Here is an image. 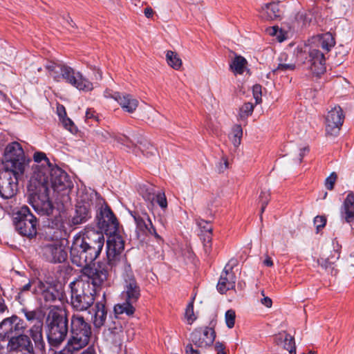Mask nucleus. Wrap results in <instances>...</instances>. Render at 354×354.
Segmentation results:
<instances>
[{
  "mask_svg": "<svg viewBox=\"0 0 354 354\" xmlns=\"http://www.w3.org/2000/svg\"><path fill=\"white\" fill-rule=\"evenodd\" d=\"M102 232L86 228L75 234L70 248L72 263L78 267L86 268L100 254L104 245Z\"/></svg>",
  "mask_w": 354,
  "mask_h": 354,
  "instance_id": "f257e3e1",
  "label": "nucleus"
},
{
  "mask_svg": "<svg viewBox=\"0 0 354 354\" xmlns=\"http://www.w3.org/2000/svg\"><path fill=\"white\" fill-rule=\"evenodd\" d=\"M26 326L17 315L5 318L0 322V340L8 339L7 350L10 353L21 354H35L32 338L25 334L12 336L14 332H24Z\"/></svg>",
  "mask_w": 354,
  "mask_h": 354,
  "instance_id": "f03ea898",
  "label": "nucleus"
},
{
  "mask_svg": "<svg viewBox=\"0 0 354 354\" xmlns=\"http://www.w3.org/2000/svg\"><path fill=\"white\" fill-rule=\"evenodd\" d=\"M121 302L114 306L115 314L131 316L136 311V304L141 295L140 287L130 266H125L122 274Z\"/></svg>",
  "mask_w": 354,
  "mask_h": 354,
  "instance_id": "7ed1b4c3",
  "label": "nucleus"
},
{
  "mask_svg": "<svg viewBox=\"0 0 354 354\" xmlns=\"http://www.w3.org/2000/svg\"><path fill=\"white\" fill-rule=\"evenodd\" d=\"M69 333L70 337L64 350L73 353L88 344L92 335L91 326L82 315L75 313L70 319Z\"/></svg>",
  "mask_w": 354,
  "mask_h": 354,
  "instance_id": "20e7f679",
  "label": "nucleus"
},
{
  "mask_svg": "<svg viewBox=\"0 0 354 354\" xmlns=\"http://www.w3.org/2000/svg\"><path fill=\"white\" fill-rule=\"evenodd\" d=\"M46 68L49 75L57 82L64 81L83 91L93 89V84L89 80L68 66L50 62L46 65Z\"/></svg>",
  "mask_w": 354,
  "mask_h": 354,
  "instance_id": "39448f33",
  "label": "nucleus"
},
{
  "mask_svg": "<svg viewBox=\"0 0 354 354\" xmlns=\"http://www.w3.org/2000/svg\"><path fill=\"white\" fill-rule=\"evenodd\" d=\"M315 47L309 51L308 68L312 73L319 75L326 71L325 53H328L335 45V39L330 32L317 35L315 38Z\"/></svg>",
  "mask_w": 354,
  "mask_h": 354,
  "instance_id": "423d86ee",
  "label": "nucleus"
},
{
  "mask_svg": "<svg viewBox=\"0 0 354 354\" xmlns=\"http://www.w3.org/2000/svg\"><path fill=\"white\" fill-rule=\"evenodd\" d=\"M66 312L58 308H51L46 318V335L48 343L53 346L60 345L66 339L68 331Z\"/></svg>",
  "mask_w": 354,
  "mask_h": 354,
  "instance_id": "0eeeda50",
  "label": "nucleus"
},
{
  "mask_svg": "<svg viewBox=\"0 0 354 354\" xmlns=\"http://www.w3.org/2000/svg\"><path fill=\"white\" fill-rule=\"evenodd\" d=\"M71 306L77 311L88 310L94 303L95 290L88 281L80 280L71 283Z\"/></svg>",
  "mask_w": 354,
  "mask_h": 354,
  "instance_id": "6e6552de",
  "label": "nucleus"
},
{
  "mask_svg": "<svg viewBox=\"0 0 354 354\" xmlns=\"http://www.w3.org/2000/svg\"><path fill=\"white\" fill-rule=\"evenodd\" d=\"M30 187L32 191L30 194L28 201L37 214L40 215L49 216L53 211V205L49 198V191L46 183H39V181L33 183L30 181Z\"/></svg>",
  "mask_w": 354,
  "mask_h": 354,
  "instance_id": "1a4fd4ad",
  "label": "nucleus"
},
{
  "mask_svg": "<svg viewBox=\"0 0 354 354\" xmlns=\"http://www.w3.org/2000/svg\"><path fill=\"white\" fill-rule=\"evenodd\" d=\"M21 311L29 324H32L28 330V333L36 348L42 353L44 352L46 344L43 337V315L39 310H30L27 308H23Z\"/></svg>",
  "mask_w": 354,
  "mask_h": 354,
  "instance_id": "9d476101",
  "label": "nucleus"
},
{
  "mask_svg": "<svg viewBox=\"0 0 354 354\" xmlns=\"http://www.w3.org/2000/svg\"><path fill=\"white\" fill-rule=\"evenodd\" d=\"M13 222L16 230L24 236L33 237L37 234V221L27 206H22L15 214Z\"/></svg>",
  "mask_w": 354,
  "mask_h": 354,
  "instance_id": "9b49d317",
  "label": "nucleus"
},
{
  "mask_svg": "<svg viewBox=\"0 0 354 354\" xmlns=\"http://www.w3.org/2000/svg\"><path fill=\"white\" fill-rule=\"evenodd\" d=\"M213 322L210 326L196 328L190 335L191 344L186 346L187 354H200V352L193 348V344L198 348H206L210 346L216 337Z\"/></svg>",
  "mask_w": 354,
  "mask_h": 354,
  "instance_id": "f8f14e48",
  "label": "nucleus"
},
{
  "mask_svg": "<svg viewBox=\"0 0 354 354\" xmlns=\"http://www.w3.org/2000/svg\"><path fill=\"white\" fill-rule=\"evenodd\" d=\"M106 241V256L108 263L112 267L129 266L122 255L124 241L119 232L109 234Z\"/></svg>",
  "mask_w": 354,
  "mask_h": 354,
  "instance_id": "ddd939ff",
  "label": "nucleus"
},
{
  "mask_svg": "<svg viewBox=\"0 0 354 354\" xmlns=\"http://www.w3.org/2000/svg\"><path fill=\"white\" fill-rule=\"evenodd\" d=\"M4 168L24 174L26 166L24 150L17 142L8 144L4 151Z\"/></svg>",
  "mask_w": 354,
  "mask_h": 354,
  "instance_id": "4468645a",
  "label": "nucleus"
},
{
  "mask_svg": "<svg viewBox=\"0 0 354 354\" xmlns=\"http://www.w3.org/2000/svg\"><path fill=\"white\" fill-rule=\"evenodd\" d=\"M46 185L48 190L53 189L55 192L68 195L73 187V182L68 175L59 167L55 166L47 173Z\"/></svg>",
  "mask_w": 354,
  "mask_h": 354,
  "instance_id": "2eb2a0df",
  "label": "nucleus"
},
{
  "mask_svg": "<svg viewBox=\"0 0 354 354\" xmlns=\"http://www.w3.org/2000/svg\"><path fill=\"white\" fill-rule=\"evenodd\" d=\"M24 174H17L14 169H6L0 173V196L10 199L17 192L18 180Z\"/></svg>",
  "mask_w": 354,
  "mask_h": 354,
  "instance_id": "dca6fc26",
  "label": "nucleus"
},
{
  "mask_svg": "<svg viewBox=\"0 0 354 354\" xmlns=\"http://www.w3.org/2000/svg\"><path fill=\"white\" fill-rule=\"evenodd\" d=\"M78 201L76 205L75 214L73 217L72 222L74 225L85 223L91 218V209L93 205V201L97 198V194L91 192L79 194Z\"/></svg>",
  "mask_w": 354,
  "mask_h": 354,
  "instance_id": "f3484780",
  "label": "nucleus"
},
{
  "mask_svg": "<svg viewBox=\"0 0 354 354\" xmlns=\"http://www.w3.org/2000/svg\"><path fill=\"white\" fill-rule=\"evenodd\" d=\"M41 253L46 261L54 263L64 262L68 256L65 246L59 240L43 245Z\"/></svg>",
  "mask_w": 354,
  "mask_h": 354,
  "instance_id": "a211bd4d",
  "label": "nucleus"
},
{
  "mask_svg": "<svg viewBox=\"0 0 354 354\" xmlns=\"http://www.w3.org/2000/svg\"><path fill=\"white\" fill-rule=\"evenodd\" d=\"M33 158L37 165L34 167V174L30 181L33 183L39 181V183L44 185L46 183L47 173L50 171L55 166L50 162L49 159L43 152L35 153Z\"/></svg>",
  "mask_w": 354,
  "mask_h": 354,
  "instance_id": "6ab92c4d",
  "label": "nucleus"
},
{
  "mask_svg": "<svg viewBox=\"0 0 354 354\" xmlns=\"http://www.w3.org/2000/svg\"><path fill=\"white\" fill-rule=\"evenodd\" d=\"M97 225L107 234L119 230L118 221L107 205L102 206L100 208L99 215H97Z\"/></svg>",
  "mask_w": 354,
  "mask_h": 354,
  "instance_id": "aec40b11",
  "label": "nucleus"
},
{
  "mask_svg": "<svg viewBox=\"0 0 354 354\" xmlns=\"http://www.w3.org/2000/svg\"><path fill=\"white\" fill-rule=\"evenodd\" d=\"M344 119L342 109L337 106L331 109L326 115V131L330 136H336L341 129Z\"/></svg>",
  "mask_w": 354,
  "mask_h": 354,
  "instance_id": "412c9836",
  "label": "nucleus"
},
{
  "mask_svg": "<svg viewBox=\"0 0 354 354\" xmlns=\"http://www.w3.org/2000/svg\"><path fill=\"white\" fill-rule=\"evenodd\" d=\"M132 215L136 225V232L138 239H141L144 236L149 234L153 235L157 240H162L149 218L147 221H145L141 216L136 214Z\"/></svg>",
  "mask_w": 354,
  "mask_h": 354,
  "instance_id": "4be33fe9",
  "label": "nucleus"
},
{
  "mask_svg": "<svg viewBox=\"0 0 354 354\" xmlns=\"http://www.w3.org/2000/svg\"><path fill=\"white\" fill-rule=\"evenodd\" d=\"M228 267V265L225 267L217 283V290L221 294L225 293L227 290H232L235 287V274L232 272V268Z\"/></svg>",
  "mask_w": 354,
  "mask_h": 354,
  "instance_id": "5701e85b",
  "label": "nucleus"
},
{
  "mask_svg": "<svg viewBox=\"0 0 354 354\" xmlns=\"http://www.w3.org/2000/svg\"><path fill=\"white\" fill-rule=\"evenodd\" d=\"M112 97L124 111L129 113H133L139 104L138 100L129 93L114 92Z\"/></svg>",
  "mask_w": 354,
  "mask_h": 354,
  "instance_id": "b1692460",
  "label": "nucleus"
},
{
  "mask_svg": "<svg viewBox=\"0 0 354 354\" xmlns=\"http://www.w3.org/2000/svg\"><path fill=\"white\" fill-rule=\"evenodd\" d=\"M340 257V246L338 243H333V250L331 254L326 257H321L318 259V264L326 270L331 272L333 274L334 270V265Z\"/></svg>",
  "mask_w": 354,
  "mask_h": 354,
  "instance_id": "393cba45",
  "label": "nucleus"
},
{
  "mask_svg": "<svg viewBox=\"0 0 354 354\" xmlns=\"http://www.w3.org/2000/svg\"><path fill=\"white\" fill-rule=\"evenodd\" d=\"M283 10L279 3L272 2L266 4L261 8V17L268 20H274L280 18Z\"/></svg>",
  "mask_w": 354,
  "mask_h": 354,
  "instance_id": "a878e982",
  "label": "nucleus"
},
{
  "mask_svg": "<svg viewBox=\"0 0 354 354\" xmlns=\"http://www.w3.org/2000/svg\"><path fill=\"white\" fill-rule=\"evenodd\" d=\"M278 62L277 67L272 71L274 73H286L289 71H293L296 68L295 62L290 59L288 55L285 53L280 54Z\"/></svg>",
  "mask_w": 354,
  "mask_h": 354,
  "instance_id": "bb28decb",
  "label": "nucleus"
},
{
  "mask_svg": "<svg viewBox=\"0 0 354 354\" xmlns=\"http://www.w3.org/2000/svg\"><path fill=\"white\" fill-rule=\"evenodd\" d=\"M342 216L346 223H351L354 220V194L352 192L348 194L344 201Z\"/></svg>",
  "mask_w": 354,
  "mask_h": 354,
  "instance_id": "cd10ccee",
  "label": "nucleus"
},
{
  "mask_svg": "<svg viewBox=\"0 0 354 354\" xmlns=\"http://www.w3.org/2000/svg\"><path fill=\"white\" fill-rule=\"evenodd\" d=\"M94 315L92 317L95 328H100L105 324L107 310L104 304L97 302L93 308Z\"/></svg>",
  "mask_w": 354,
  "mask_h": 354,
  "instance_id": "c85d7f7f",
  "label": "nucleus"
},
{
  "mask_svg": "<svg viewBox=\"0 0 354 354\" xmlns=\"http://www.w3.org/2000/svg\"><path fill=\"white\" fill-rule=\"evenodd\" d=\"M276 342L278 345H282L290 354H296V346L295 339L290 334L283 332L276 337Z\"/></svg>",
  "mask_w": 354,
  "mask_h": 354,
  "instance_id": "c756f323",
  "label": "nucleus"
},
{
  "mask_svg": "<svg viewBox=\"0 0 354 354\" xmlns=\"http://www.w3.org/2000/svg\"><path fill=\"white\" fill-rule=\"evenodd\" d=\"M91 279L92 283H91V286H93L95 288V286H101L104 282H105L107 280L108 278V272L106 269L99 268H95L94 270H90Z\"/></svg>",
  "mask_w": 354,
  "mask_h": 354,
  "instance_id": "7c9ffc66",
  "label": "nucleus"
},
{
  "mask_svg": "<svg viewBox=\"0 0 354 354\" xmlns=\"http://www.w3.org/2000/svg\"><path fill=\"white\" fill-rule=\"evenodd\" d=\"M248 62L241 55H236L230 63V69L234 75H242L247 68Z\"/></svg>",
  "mask_w": 354,
  "mask_h": 354,
  "instance_id": "2f4dec72",
  "label": "nucleus"
},
{
  "mask_svg": "<svg viewBox=\"0 0 354 354\" xmlns=\"http://www.w3.org/2000/svg\"><path fill=\"white\" fill-rule=\"evenodd\" d=\"M138 151H140L147 158L155 156L157 154L156 148L147 142H140L138 146H136L134 151L136 155H138Z\"/></svg>",
  "mask_w": 354,
  "mask_h": 354,
  "instance_id": "473e14b6",
  "label": "nucleus"
},
{
  "mask_svg": "<svg viewBox=\"0 0 354 354\" xmlns=\"http://www.w3.org/2000/svg\"><path fill=\"white\" fill-rule=\"evenodd\" d=\"M166 61L168 65L175 70H179L182 66V60L178 55L171 50L167 51Z\"/></svg>",
  "mask_w": 354,
  "mask_h": 354,
  "instance_id": "72a5a7b5",
  "label": "nucleus"
},
{
  "mask_svg": "<svg viewBox=\"0 0 354 354\" xmlns=\"http://www.w3.org/2000/svg\"><path fill=\"white\" fill-rule=\"evenodd\" d=\"M243 136V129L240 124H236L232 128V136L230 140L235 147H238L241 142Z\"/></svg>",
  "mask_w": 354,
  "mask_h": 354,
  "instance_id": "f704fd0d",
  "label": "nucleus"
},
{
  "mask_svg": "<svg viewBox=\"0 0 354 354\" xmlns=\"http://www.w3.org/2000/svg\"><path fill=\"white\" fill-rule=\"evenodd\" d=\"M254 105L251 102H246L239 109V116L241 119H246L253 113Z\"/></svg>",
  "mask_w": 354,
  "mask_h": 354,
  "instance_id": "c9c22d12",
  "label": "nucleus"
},
{
  "mask_svg": "<svg viewBox=\"0 0 354 354\" xmlns=\"http://www.w3.org/2000/svg\"><path fill=\"white\" fill-rule=\"evenodd\" d=\"M34 283V289L33 292L35 294H41L42 295L49 288H51L52 285L48 282H44L41 280L33 281Z\"/></svg>",
  "mask_w": 354,
  "mask_h": 354,
  "instance_id": "e433bc0d",
  "label": "nucleus"
},
{
  "mask_svg": "<svg viewBox=\"0 0 354 354\" xmlns=\"http://www.w3.org/2000/svg\"><path fill=\"white\" fill-rule=\"evenodd\" d=\"M153 200L160 206V207L165 210L167 207V201L164 192H158L155 196H153Z\"/></svg>",
  "mask_w": 354,
  "mask_h": 354,
  "instance_id": "4c0bfd02",
  "label": "nucleus"
},
{
  "mask_svg": "<svg viewBox=\"0 0 354 354\" xmlns=\"http://www.w3.org/2000/svg\"><path fill=\"white\" fill-rule=\"evenodd\" d=\"M236 314L235 311L230 309L226 311L225 315V320L227 326L229 328H232L235 324Z\"/></svg>",
  "mask_w": 354,
  "mask_h": 354,
  "instance_id": "58836bf2",
  "label": "nucleus"
},
{
  "mask_svg": "<svg viewBox=\"0 0 354 354\" xmlns=\"http://www.w3.org/2000/svg\"><path fill=\"white\" fill-rule=\"evenodd\" d=\"M196 223L198 225V227L202 230V231L206 233L205 235L212 236L213 228L209 222L203 219H198L196 221Z\"/></svg>",
  "mask_w": 354,
  "mask_h": 354,
  "instance_id": "ea45409f",
  "label": "nucleus"
},
{
  "mask_svg": "<svg viewBox=\"0 0 354 354\" xmlns=\"http://www.w3.org/2000/svg\"><path fill=\"white\" fill-rule=\"evenodd\" d=\"M259 200H260V203H261V213L262 214L264 212V210L270 201L269 191H261L260 196H259Z\"/></svg>",
  "mask_w": 354,
  "mask_h": 354,
  "instance_id": "a19ab883",
  "label": "nucleus"
},
{
  "mask_svg": "<svg viewBox=\"0 0 354 354\" xmlns=\"http://www.w3.org/2000/svg\"><path fill=\"white\" fill-rule=\"evenodd\" d=\"M261 88L262 87L259 84H255L252 87V93L256 104L261 102Z\"/></svg>",
  "mask_w": 354,
  "mask_h": 354,
  "instance_id": "79ce46f5",
  "label": "nucleus"
},
{
  "mask_svg": "<svg viewBox=\"0 0 354 354\" xmlns=\"http://www.w3.org/2000/svg\"><path fill=\"white\" fill-rule=\"evenodd\" d=\"M326 223V218L323 216H317L314 218V225L316 227L317 231L319 232L322 229Z\"/></svg>",
  "mask_w": 354,
  "mask_h": 354,
  "instance_id": "37998d69",
  "label": "nucleus"
},
{
  "mask_svg": "<svg viewBox=\"0 0 354 354\" xmlns=\"http://www.w3.org/2000/svg\"><path fill=\"white\" fill-rule=\"evenodd\" d=\"M336 180L337 174L335 172H333L325 180L326 187L329 190H332L334 187Z\"/></svg>",
  "mask_w": 354,
  "mask_h": 354,
  "instance_id": "c03bdc74",
  "label": "nucleus"
},
{
  "mask_svg": "<svg viewBox=\"0 0 354 354\" xmlns=\"http://www.w3.org/2000/svg\"><path fill=\"white\" fill-rule=\"evenodd\" d=\"M95 135L99 140L104 142L111 138V133L104 129H99L95 131Z\"/></svg>",
  "mask_w": 354,
  "mask_h": 354,
  "instance_id": "a18cd8bd",
  "label": "nucleus"
},
{
  "mask_svg": "<svg viewBox=\"0 0 354 354\" xmlns=\"http://www.w3.org/2000/svg\"><path fill=\"white\" fill-rule=\"evenodd\" d=\"M185 317L187 319V320L189 322V324L193 322L196 317H194V306L192 304H189L185 310Z\"/></svg>",
  "mask_w": 354,
  "mask_h": 354,
  "instance_id": "49530a36",
  "label": "nucleus"
},
{
  "mask_svg": "<svg viewBox=\"0 0 354 354\" xmlns=\"http://www.w3.org/2000/svg\"><path fill=\"white\" fill-rule=\"evenodd\" d=\"M212 236L205 235L203 238V247L205 253L208 254L210 252L212 249Z\"/></svg>",
  "mask_w": 354,
  "mask_h": 354,
  "instance_id": "de8ad7c7",
  "label": "nucleus"
},
{
  "mask_svg": "<svg viewBox=\"0 0 354 354\" xmlns=\"http://www.w3.org/2000/svg\"><path fill=\"white\" fill-rule=\"evenodd\" d=\"M54 288L53 286L51 288H49L45 292L42 294L43 297L46 301H53L56 299V295L53 293Z\"/></svg>",
  "mask_w": 354,
  "mask_h": 354,
  "instance_id": "09e8293b",
  "label": "nucleus"
},
{
  "mask_svg": "<svg viewBox=\"0 0 354 354\" xmlns=\"http://www.w3.org/2000/svg\"><path fill=\"white\" fill-rule=\"evenodd\" d=\"M62 123H63L64 127L66 129H68V131H70L71 132L73 133L74 131H76L74 124L70 118H63Z\"/></svg>",
  "mask_w": 354,
  "mask_h": 354,
  "instance_id": "8fccbe9b",
  "label": "nucleus"
},
{
  "mask_svg": "<svg viewBox=\"0 0 354 354\" xmlns=\"http://www.w3.org/2000/svg\"><path fill=\"white\" fill-rule=\"evenodd\" d=\"M227 166H228V161H227V158H222L221 161L217 165L218 171L220 173L223 172L227 168Z\"/></svg>",
  "mask_w": 354,
  "mask_h": 354,
  "instance_id": "3c124183",
  "label": "nucleus"
},
{
  "mask_svg": "<svg viewBox=\"0 0 354 354\" xmlns=\"http://www.w3.org/2000/svg\"><path fill=\"white\" fill-rule=\"evenodd\" d=\"M261 295L263 297L261 299V303L266 307L270 308L272 305V299L270 297H266L264 295L263 290L261 291Z\"/></svg>",
  "mask_w": 354,
  "mask_h": 354,
  "instance_id": "603ef678",
  "label": "nucleus"
},
{
  "mask_svg": "<svg viewBox=\"0 0 354 354\" xmlns=\"http://www.w3.org/2000/svg\"><path fill=\"white\" fill-rule=\"evenodd\" d=\"M279 34H281V30L277 28V27H272L270 30H269V34L270 35H272V36H277V38H278V40L281 42L283 41V38H280V36L278 35Z\"/></svg>",
  "mask_w": 354,
  "mask_h": 354,
  "instance_id": "864d4df0",
  "label": "nucleus"
},
{
  "mask_svg": "<svg viewBox=\"0 0 354 354\" xmlns=\"http://www.w3.org/2000/svg\"><path fill=\"white\" fill-rule=\"evenodd\" d=\"M214 347L215 350L217 351V354H226L224 351L225 346L223 344L218 342H216Z\"/></svg>",
  "mask_w": 354,
  "mask_h": 354,
  "instance_id": "5fc2aeb1",
  "label": "nucleus"
},
{
  "mask_svg": "<svg viewBox=\"0 0 354 354\" xmlns=\"http://www.w3.org/2000/svg\"><path fill=\"white\" fill-rule=\"evenodd\" d=\"M306 151H308V149L306 147L301 148L299 149L298 158L295 160L297 163H300L301 162L302 158L305 156Z\"/></svg>",
  "mask_w": 354,
  "mask_h": 354,
  "instance_id": "6e6d98bb",
  "label": "nucleus"
},
{
  "mask_svg": "<svg viewBox=\"0 0 354 354\" xmlns=\"http://www.w3.org/2000/svg\"><path fill=\"white\" fill-rule=\"evenodd\" d=\"M86 120L89 119H96V116L95 115V111L92 109H88L86 112Z\"/></svg>",
  "mask_w": 354,
  "mask_h": 354,
  "instance_id": "4d7b16f0",
  "label": "nucleus"
},
{
  "mask_svg": "<svg viewBox=\"0 0 354 354\" xmlns=\"http://www.w3.org/2000/svg\"><path fill=\"white\" fill-rule=\"evenodd\" d=\"M57 113L60 118H64L66 115V111L63 106H59L57 107Z\"/></svg>",
  "mask_w": 354,
  "mask_h": 354,
  "instance_id": "13d9d810",
  "label": "nucleus"
},
{
  "mask_svg": "<svg viewBox=\"0 0 354 354\" xmlns=\"http://www.w3.org/2000/svg\"><path fill=\"white\" fill-rule=\"evenodd\" d=\"M32 284H34L33 281H29L27 284L22 286V288H21V292H26L30 290Z\"/></svg>",
  "mask_w": 354,
  "mask_h": 354,
  "instance_id": "bf43d9fd",
  "label": "nucleus"
},
{
  "mask_svg": "<svg viewBox=\"0 0 354 354\" xmlns=\"http://www.w3.org/2000/svg\"><path fill=\"white\" fill-rule=\"evenodd\" d=\"M8 308L5 304L3 299L0 298V313H3L6 310H7Z\"/></svg>",
  "mask_w": 354,
  "mask_h": 354,
  "instance_id": "052dcab7",
  "label": "nucleus"
},
{
  "mask_svg": "<svg viewBox=\"0 0 354 354\" xmlns=\"http://www.w3.org/2000/svg\"><path fill=\"white\" fill-rule=\"evenodd\" d=\"M263 264L266 266L271 267L273 266V262L270 257L266 256L263 261Z\"/></svg>",
  "mask_w": 354,
  "mask_h": 354,
  "instance_id": "680f3d73",
  "label": "nucleus"
},
{
  "mask_svg": "<svg viewBox=\"0 0 354 354\" xmlns=\"http://www.w3.org/2000/svg\"><path fill=\"white\" fill-rule=\"evenodd\" d=\"M95 79L96 80H100L102 78V72L100 69H94Z\"/></svg>",
  "mask_w": 354,
  "mask_h": 354,
  "instance_id": "e2e57ef3",
  "label": "nucleus"
},
{
  "mask_svg": "<svg viewBox=\"0 0 354 354\" xmlns=\"http://www.w3.org/2000/svg\"><path fill=\"white\" fill-rule=\"evenodd\" d=\"M153 14V12L151 8H146L145 9V15L147 18L151 17Z\"/></svg>",
  "mask_w": 354,
  "mask_h": 354,
  "instance_id": "0e129e2a",
  "label": "nucleus"
},
{
  "mask_svg": "<svg viewBox=\"0 0 354 354\" xmlns=\"http://www.w3.org/2000/svg\"><path fill=\"white\" fill-rule=\"evenodd\" d=\"M7 100V96L0 91V103L5 102Z\"/></svg>",
  "mask_w": 354,
  "mask_h": 354,
  "instance_id": "69168bd1",
  "label": "nucleus"
},
{
  "mask_svg": "<svg viewBox=\"0 0 354 354\" xmlns=\"http://www.w3.org/2000/svg\"><path fill=\"white\" fill-rule=\"evenodd\" d=\"M66 22L68 23V24L71 26V27H74L75 26V24L74 22L73 21V20L68 17L67 19H66Z\"/></svg>",
  "mask_w": 354,
  "mask_h": 354,
  "instance_id": "338daca9",
  "label": "nucleus"
},
{
  "mask_svg": "<svg viewBox=\"0 0 354 354\" xmlns=\"http://www.w3.org/2000/svg\"><path fill=\"white\" fill-rule=\"evenodd\" d=\"M113 94H114V93H111L109 91H106L104 92V96H105L106 97H112V98H113V97H112V96H113Z\"/></svg>",
  "mask_w": 354,
  "mask_h": 354,
  "instance_id": "774afa93",
  "label": "nucleus"
}]
</instances>
